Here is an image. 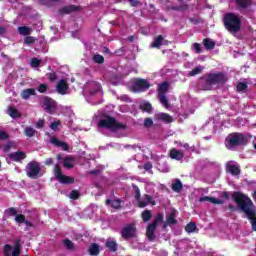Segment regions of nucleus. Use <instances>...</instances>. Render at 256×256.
<instances>
[{"instance_id":"nucleus-1","label":"nucleus","mask_w":256,"mask_h":256,"mask_svg":"<svg viewBox=\"0 0 256 256\" xmlns=\"http://www.w3.org/2000/svg\"><path fill=\"white\" fill-rule=\"evenodd\" d=\"M232 199L238 205L240 211L245 213L247 219H249L252 230L256 231V210L255 206L253 205V201L246 197L245 194L241 192H234L232 194Z\"/></svg>"},{"instance_id":"nucleus-2","label":"nucleus","mask_w":256,"mask_h":256,"mask_svg":"<svg viewBox=\"0 0 256 256\" xmlns=\"http://www.w3.org/2000/svg\"><path fill=\"white\" fill-rule=\"evenodd\" d=\"M251 137H253L251 134L232 132L226 137V147L228 149H235V147H245L249 144V139H251Z\"/></svg>"},{"instance_id":"nucleus-3","label":"nucleus","mask_w":256,"mask_h":256,"mask_svg":"<svg viewBox=\"0 0 256 256\" xmlns=\"http://www.w3.org/2000/svg\"><path fill=\"white\" fill-rule=\"evenodd\" d=\"M243 25V20L239 18V16L235 13H227L224 16V27L227 31L231 33V35H235V33H239L241 31V27Z\"/></svg>"},{"instance_id":"nucleus-4","label":"nucleus","mask_w":256,"mask_h":256,"mask_svg":"<svg viewBox=\"0 0 256 256\" xmlns=\"http://www.w3.org/2000/svg\"><path fill=\"white\" fill-rule=\"evenodd\" d=\"M228 79L227 74L223 72L207 74L202 89L203 91H211V87H213V85H225Z\"/></svg>"},{"instance_id":"nucleus-5","label":"nucleus","mask_w":256,"mask_h":256,"mask_svg":"<svg viewBox=\"0 0 256 256\" xmlns=\"http://www.w3.org/2000/svg\"><path fill=\"white\" fill-rule=\"evenodd\" d=\"M99 127H104L109 129L112 133L116 131H125L127 129V124L121 123L115 119V117L109 116L107 119L100 120Z\"/></svg>"},{"instance_id":"nucleus-6","label":"nucleus","mask_w":256,"mask_h":256,"mask_svg":"<svg viewBox=\"0 0 256 256\" xmlns=\"http://www.w3.org/2000/svg\"><path fill=\"white\" fill-rule=\"evenodd\" d=\"M159 223H163V214L161 213H158L152 223L148 224L146 228V237L148 241H155V231H157V225H159Z\"/></svg>"},{"instance_id":"nucleus-7","label":"nucleus","mask_w":256,"mask_h":256,"mask_svg":"<svg viewBox=\"0 0 256 256\" xmlns=\"http://www.w3.org/2000/svg\"><path fill=\"white\" fill-rule=\"evenodd\" d=\"M54 176L62 185H71L75 183V178L63 175V169L59 164H55L54 166Z\"/></svg>"},{"instance_id":"nucleus-8","label":"nucleus","mask_w":256,"mask_h":256,"mask_svg":"<svg viewBox=\"0 0 256 256\" xmlns=\"http://www.w3.org/2000/svg\"><path fill=\"white\" fill-rule=\"evenodd\" d=\"M25 171L29 179H39V174L41 173V163L37 161H30L27 164Z\"/></svg>"},{"instance_id":"nucleus-9","label":"nucleus","mask_w":256,"mask_h":256,"mask_svg":"<svg viewBox=\"0 0 256 256\" xmlns=\"http://www.w3.org/2000/svg\"><path fill=\"white\" fill-rule=\"evenodd\" d=\"M121 236L127 241V239H133L137 237V227L135 224H128L121 231Z\"/></svg>"},{"instance_id":"nucleus-10","label":"nucleus","mask_w":256,"mask_h":256,"mask_svg":"<svg viewBox=\"0 0 256 256\" xmlns=\"http://www.w3.org/2000/svg\"><path fill=\"white\" fill-rule=\"evenodd\" d=\"M43 107L46 113L53 115V113H55V109H57V102H55V100L49 96H44Z\"/></svg>"},{"instance_id":"nucleus-11","label":"nucleus","mask_w":256,"mask_h":256,"mask_svg":"<svg viewBox=\"0 0 256 256\" xmlns=\"http://www.w3.org/2000/svg\"><path fill=\"white\" fill-rule=\"evenodd\" d=\"M137 203L140 209H145L147 205H152V207H154V205H157V202L155 201V199H153V196L149 194H144L142 200L141 198H139V201H137Z\"/></svg>"},{"instance_id":"nucleus-12","label":"nucleus","mask_w":256,"mask_h":256,"mask_svg":"<svg viewBox=\"0 0 256 256\" xmlns=\"http://www.w3.org/2000/svg\"><path fill=\"white\" fill-rule=\"evenodd\" d=\"M151 87V84H149V81L145 79H138L137 81L134 82L132 85L133 91H145Z\"/></svg>"},{"instance_id":"nucleus-13","label":"nucleus","mask_w":256,"mask_h":256,"mask_svg":"<svg viewBox=\"0 0 256 256\" xmlns=\"http://www.w3.org/2000/svg\"><path fill=\"white\" fill-rule=\"evenodd\" d=\"M76 11H81V6H77V5L64 6L59 10V15H71V13H76Z\"/></svg>"},{"instance_id":"nucleus-14","label":"nucleus","mask_w":256,"mask_h":256,"mask_svg":"<svg viewBox=\"0 0 256 256\" xmlns=\"http://www.w3.org/2000/svg\"><path fill=\"white\" fill-rule=\"evenodd\" d=\"M56 91L59 95H67V91H69V84L65 79H61L56 85Z\"/></svg>"},{"instance_id":"nucleus-15","label":"nucleus","mask_w":256,"mask_h":256,"mask_svg":"<svg viewBox=\"0 0 256 256\" xmlns=\"http://www.w3.org/2000/svg\"><path fill=\"white\" fill-rule=\"evenodd\" d=\"M9 159L16 163H21L23 159H27V154L24 151H17L9 154Z\"/></svg>"},{"instance_id":"nucleus-16","label":"nucleus","mask_w":256,"mask_h":256,"mask_svg":"<svg viewBox=\"0 0 256 256\" xmlns=\"http://www.w3.org/2000/svg\"><path fill=\"white\" fill-rule=\"evenodd\" d=\"M50 143L54 145V147H61L62 151H69V144L57 139L55 136L50 138Z\"/></svg>"},{"instance_id":"nucleus-17","label":"nucleus","mask_w":256,"mask_h":256,"mask_svg":"<svg viewBox=\"0 0 256 256\" xmlns=\"http://www.w3.org/2000/svg\"><path fill=\"white\" fill-rule=\"evenodd\" d=\"M50 143L54 145V147H61L62 151H69V144L57 139L55 136L50 138Z\"/></svg>"},{"instance_id":"nucleus-18","label":"nucleus","mask_w":256,"mask_h":256,"mask_svg":"<svg viewBox=\"0 0 256 256\" xmlns=\"http://www.w3.org/2000/svg\"><path fill=\"white\" fill-rule=\"evenodd\" d=\"M156 119L157 121H161L162 123H166V124L173 123V121H175L173 119V116L163 112L156 114Z\"/></svg>"},{"instance_id":"nucleus-19","label":"nucleus","mask_w":256,"mask_h":256,"mask_svg":"<svg viewBox=\"0 0 256 256\" xmlns=\"http://www.w3.org/2000/svg\"><path fill=\"white\" fill-rule=\"evenodd\" d=\"M226 170L231 175H234V177H237V175H241V167L239 165L227 164Z\"/></svg>"},{"instance_id":"nucleus-20","label":"nucleus","mask_w":256,"mask_h":256,"mask_svg":"<svg viewBox=\"0 0 256 256\" xmlns=\"http://www.w3.org/2000/svg\"><path fill=\"white\" fill-rule=\"evenodd\" d=\"M169 156H170L171 159H175V161H181V159H183L185 157V154L181 150H177L175 148H172L170 150Z\"/></svg>"},{"instance_id":"nucleus-21","label":"nucleus","mask_w":256,"mask_h":256,"mask_svg":"<svg viewBox=\"0 0 256 256\" xmlns=\"http://www.w3.org/2000/svg\"><path fill=\"white\" fill-rule=\"evenodd\" d=\"M10 256H21V240H15Z\"/></svg>"},{"instance_id":"nucleus-22","label":"nucleus","mask_w":256,"mask_h":256,"mask_svg":"<svg viewBox=\"0 0 256 256\" xmlns=\"http://www.w3.org/2000/svg\"><path fill=\"white\" fill-rule=\"evenodd\" d=\"M36 95L35 88H27L21 91L20 97L21 99L27 100L30 97H33Z\"/></svg>"},{"instance_id":"nucleus-23","label":"nucleus","mask_w":256,"mask_h":256,"mask_svg":"<svg viewBox=\"0 0 256 256\" xmlns=\"http://www.w3.org/2000/svg\"><path fill=\"white\" fill-rule=\"evenodd\" d=\"M105 247L110 253H116L117 249H119V244L115 240H106Z\"/></svg>"},{"instance_id":"nucleus-24","label":"nucleus","mask_w":256,"mask_h":256,"mask_svg":"<svg viewBox=\"0 0 256 256\" xmlns=\"http://www.w3.org/2000/svg\"><path fill=\"white\" fill-rule=\"evenodd\" d=\"M63 159V167L65 169H73V167H75V158L71 157V156H67Z\"/></svg>"},{"instance_id":"nucleus-25","label":"nucleus","mask_w":256,"mask_h":256,"mask_svg":"<svg viewBox=\"0 0 256 256\" xmlns=\"http://www.w3.org/2000/svg\"><path fill=\"white\" fill-rule=\"evenodd\" d=\"M177 213L175 211H172L169 216L166 219V222H164V228L167 227V225H177Z\"/></svg>"},{"instance_id":"nucleus-26","label":"nucleus","mask_w":256,"mask_h":256,"mask_svg":"<svg viewBox=\"0 0 256 256\" xmlns=\"http://www.w3.org/2000/svg\"><path fill=\"white\" fill-rule=\"evenodd\" d=\"M164 40L165 38L163 37V35L156 36L153 43L151 44V47H153L154 49H161V45H163Z\"/></svg>"},{"instance_id":"nucleus-27","label":"nucleus","mask_w":256,"mask_h":256,"mask_svg":"<svg viewBox=\"0 0 256 256\" xmlns=\"http://www.w3.org/2000/svg\"><path fill=\"white\" fill-rule=\"evenodd\" d=\"M171 189L175 193H181V191L183 190V183L181 182V180L180 179H176L175 182L172 183Z\"/></svg>"},{"instance_id":"nucleus-28","label":"nucleus","mask_w":256,"mask_h":256,"mask_svg":"<svg viewBox=\"0 0 256 256\" xmlns=\"http://www.w3.org/2000/svg\"><path fill=\"white\" fill-rule=\"evenodd\" d=\"M8 115L12 118V119H20L21 114L19 112V110H17L15 107L10 106L8 108Z\"/></svg>"},{"instance_id":"nucleus-29","label":"nucleus","mask_w":256,"mask_h":256,"mask_svg":"<svg viewBox=\"0 0 256 256\" xmlns=\"http://www.w3.org/2000/svg\"><path fill=\"white\" fill-rule=\"evenodd\" d=\"M121 203H123V201L121 199H116V200L107 199L106 200V205H111V207H113V209H121Z\"/></svg>"},{"instance_id":"nucleus-30","label":"nucleus","mask_w":256,"mask_h":256,"mask_svg":"<svg viewBox=\"0 0 256 256\" xmlns=\"http://www.w3.org/2000/svg\"><path fill=\"white\" fill-rule=\"evenodd\" d=\"M203 45L205 47V49H207V51H211L213 49H215V41H212L211 38H206L203 40Z\"/></svg>"},{"instance_id":"nucleus-31","label":"nucleus","mask_w":256,"mask_h":256,"mask_svg":"<svg viewBox=\"0 0 256 256\" xmlns=\"http://www.w3.org/2000/svg\"><path fill=\"white\" fill-rule=\"evenodd\" d=\"M200 201H209V203H213L214 205H223V200L217 199L215 197L206 196L201 198Z\"/></svg>"},{"instance_id":"nucleus-32","label":"nucleus","mask_w":256,"mask_h":256,"mask_svg":"<svg viewBox=\"0 0 256 256\" xmlns=\"http://www.w3.org/2000/svg\"><path fill=\"white\" fill-rule=\"evenodd\" d=\"M169 91V82H163L158 86V95H165Z\"/></svg>"},{"instance_id":"nucleus-33","label":"nucleus","mask_w":256,"mask_h":256,"mask_svg":"<svg viewBox=\"0 0 256 256\" xmlns=\"http://www.w3.org/2000/svg\"><path fill=\"white\" fill-rule=\"evenodd\" d=\"M251 0H235V3L240 9H247L251 5Z\"/></svg>"},{"instance_id":"nucleus-34","label":"nucleus","mask_w":256,"mask_h":256,"mask_svg":"<svg viewBox=\"0 0 256 256\" xmlns=\"http://www.w3.org/2000/svg\"><path fill=\"white\" fill-rule=\"evenodd\" d=\"M158 99L163 107L169 109V100L167 99V96H165V94H158Z\"/></svg>"},{"instance_id":"nucleus-35","label":"nucleus","mask_w":256,"mask_h":256,"mask_svg":"<svg viewBox=\"0 0 256 256\" xmlns=\"http://www.w3.org/2000/svg\"><path fill=\"white\" fill-rule=\"evenodd\" d=\"M142 220L144 223H147L151 221V218L153 217V214L150 212V210H144L141 214Z\"/></svg>"},{"instance_id":"nucleus-36","label":"nucleus","mask_w":256,"mask_h":256,"mask_svg":"<svg viewBox=\"0 0 256 256\" xmlns=\"http://www.w3.org/2000/svg\"><path fill=\"white\" fill-rule=\"evenodd\" d=\"M18 33L20 35H24L25 37H27V35H31V28H29L27 26H20L18 28Z\"/></svg>"},{"instance_id":"nucleus-37","label":"nucleus","mask_w":256,"mask_h":256,"mask_svg":"<svg viewBox=\"0 0 256 256\" xmlns=\"http://www.w3.org/2000/svg\"><path fill=\"white\" fill-rule=\"evenodd\" d=\"M185 231L187 233H195V231H197V224H195L194 222L188 223L185 227Z\"/></svg>"},{"instance_id":"nucleus-38","label":"nucleus","mask_w":256,"mask_h":256,"mask_svg":"<svg viewBox=\"0 0 256 256\" xmlns=\"http://www.w3.org/2000/svg\"><path fill=\"white\" fill-rule=\"evenodd\" d=\"M132 191L136 201H139V199H141V190L139 189V186L132 184Z\"/></svg>"},{"instance_id":"nucleus-39","label":"nucleus","mask_w":256,"mask_h":256,"mask_svg":"<svg viewBox=\"0 0 256 256\" xmlns=\"http://www.w3.org/2000/svg\"><path fill=\"white\" fill-rule=\"evenodd\" d=\"M35 133H37V130L29 126L24 130L26 137H35Z\"/></svg>"},{"instance_id":"nucleus-40","label":"nucleus","mask_w":256,"mask_h":256,"mask_svg":"<svg viewBox=\"0 0 256 256\" xmlns=\"http://www.w3.org/2000/svg\"><path fill=\"white\" fill-rule=\"evenodd\" d=\"M140 109L145 111L146 113H151L153 106L149 102H145L144 104L140 105Z\"/></svg>"},{"instance_id":"nucleus-41","label":"nucleus","mask_w":256,"mask_h":256,"mask_svg":"<svg viewBox=\"0 0 256 256\" xmlns=\"http://www.w3.org/2000/svg\"><path fill=\"white\" fill-rule=\"evenodd\" d=\"M63 0H40V3L42 5H47V7H51L53 3H61Z\"/></svg>"},{"instance_id":"nucleus-42","label":"nucleus","mask_w":256,"mask_h":256,"mask_svg":"<svg viewBox=\"0 0 256 256\" xmlns=\"http://www.w3.org/2000/svg\"><path fill=\"white\" fill-rule=\"evenodd\" d=\"M35 41H37V39H35V37H33V36H26L24 38L25 45H33V44H35Z\"/></svg>"},{"instance_id":"nucleus-43","label":"nucleus","mask_w":256,"mask_h":256,"mask_svg":"<svg viewBox=\"0 0 256 256\" xmlns=\"http://www.w3.org/2000/svg\"><path fill=\"white\" fill-rule=\"evenodd\" d=\"M248 87H249V86L247 85V83H245V82H240V83L237 84L236 89H237L238 92H241V91H247V88H248Z\"/></svg>"},{"instance_id":"nucleus-44","label":"nucleus","mask_w":256,"mask_h":256,"mask_svg":"<svg viewBox=\"0 0 256 256\" xmlns=\"http://www.w3.org/2000/svg\"><path fill=\"white\" fill-rule=\"evenodd\" d=\"M201 71H203V68L198 66V67L194 68L192 71L189 72V76L190 77H195V75H199V73H201Z\"/></svg>"},{"instance_id":"nucleus-45","label":"nucleus","mask_w":256,"mask_h":256,"mask_svg":"<svg viewBox=\"0 0 256 256\" xmlns=\"http://www.w3.org/2000/svg\"><path fill=\"white\" fill-rule=\"evenodd\" d=\"M15 221H16V223H18L19 225H21V223H25V221H26L25 215H23V214H18V215H16Z\"/></svg>"},{"instance_id":"nucleus-46","label":"nucleus","mask_w":256,"mask_h":256,"mask_svg":"<svg viewBox=\"0 0 256 256\" xmlns=\"http://www.w3.org/2000/svg\"><path fill=\"white\" fill-rule=\"evenodd\" d=\"M80 195L81 194L77 190H72L70 192V199H73L74 201H77V199H79Z\"/></svg>"},{"instance_id":"nucleus-47","label":"nucleus","mask_w":256,"mask_h":256,"mask_svg":"<svg viewBox=\"0 0 256 256\" xmlns=\"http://www.w3.org/2000/svg\"><path fill=\"white\" fill-rule=\"evenodd\" d=\"M31 63V67L37 68L41 65V60H39L38 58H32L30 60Z\"/></svg>"},{"instance_id":"nucleus-48","label":"nucleus","mask_w":256,"mask_h":256,"mask_svg":"<svg viewBox=\"0 0 256 256\" xmlns=\"http://www.w3.org/2000/svg\"><path fill=\"white\" fill-rule=\"evenodd\" d=\"M89 253L92 256H97V243H93L89 249Z\"/></svg>"},{"instance_id":"nucleus-49","label":"nucleus","mask_w":256,"mask_h":256,"mask_svg":"<svg viewBox=\"0 0 256 256\" xmlns=\"http://www.w3.org/2000/svg\"><path fill=\"white\" fill-rule=\"evenodd\" d=\"M192 49H193L194 53H196V54L201 53V44L195 42V43L192 45Z\"/></svg>"},{"instance_id":"nucleus-50","label":"nucleus","mask_w":256,"mask_h":256,"mask_svg":"<svg viewBox=\"0 0 256 256\" xmlns=\"http://www.w3.org/2000/svg\"><path fill=\"white\" fill-rule=\"evenodd\" d=\"M144 127H146V129H149L150 127H153V119L145 118L144 119Z\"/></svg>"},{"instance_id":"nucleus-51","label":"nucleus","mask_w":256,"mask_h":256,"mask_svg":"<svg viewBox=\"0 0 256 256\" xmlns=\"http://www.w3.org/2000/svg\"><path fill=\"white\" fill-rule=\"evenodd\" d=\"M6 213L9 215V217H15V215H17V209L10 207L6 210Z\"/></svg>"},{"instance_id":"nucleus-52","label":"nucleus","mask_w":256,"mask_h":256,"mask_svg":"<svg viewBox=\"0 0 256 256\" xmlns=\"http://www.w3.org/2000/svg\"><path fill=\"white\" fill-rule=\"evenodd\" d=\"M47 89H49V86L47 84H40L38 86L39 93H47Z\"/></svg>"},{"instance_id":"nucleus-53","label":"nucleus","mask_w":256,"mask_h":256,"mask_svg":"<svg viewBox=\"0 0 256 256\" xmlns=\"http://www.w3.org/2000/svg\"><path fill=\"white\" fill-rule=\"evenodd\" d=\"M13 149V142H8L6 145L3 147L4 153H9Z\"/></svg>"},{"instance_id":"nucleus-54","label":"nucleus","mask_w":256,"mask_h":256,"mask_svg":"<svg viewBox=\"0 0 256 256\" xmlns=\"http://www.w3.org/2000/svg\"><path fill=\"white\" fill-rule=\"evenodd\" d=\"M59 125H61V120L54 121L51 123L50 129H52V131H56L57 127H59Z\"/></svg>"},{"instance_id":"nucleus-55","label":"nucleus","mask_w":256,"mask_h":256,"mask_svg":"<svg viewBox=\"0 0 256 256\" xmlns=\"http://www.w3.org/2000/svg\"><path fill=\"white\" fill-rule=\"evenodd\" d=\"M47 77H48L49 81H51L52 83L57 81V74L55 72L48 73Z\"/></svg>"},{"instance_id":"nucleus-56","label":"nucleus","mask_w":256,"mask_h":256,"mask_svg":"<svg viewBox=\"0 0 256 256\" xmlns=\"http://www.w3.org/2000/svg\"><path fill=\"white\" fill-rule=\"evenodd\" d=\"M6 139H9V134L3 130H0V141H6Z\"/></svg>"},{"instance_id":"nucleus-57","label":"nucleus","mask_w":256,"mask_h":256,"mask_svg":"<svg viewBox=\"0 0 256 256\" xmlns=\"http://www.w3.org/2000/svg\"><path fill=\"white\" fill-rule=\"evenodd\" d=\"M64 246L67 247L71 251V249H73V242L69 239H65Z\"/></svg>"},{"instance_id":"nucleus-58","label":"nucleus","mask_w":256,"mask_h":256,"mask_svg":"<svg viewBox=\"0 0 256 256\" xmlns=\"http://www.w3.org/2000/svg\"><path fill=\"white\" fill-rule=\"evenodd\" d=\"M115 55H117L118 57L125 55V48L121 47L120 49L116 50Z\"/></svg>"},{"instance_id":"nucleus-59","label":"nucleus","mask_w":256,"mask_h":256,"mask_svg":"<svg viewBox=\"0 0 256 256\" xmlns=\"http://www.w3.org/2000/svg\"><path fill=\"white\" fill-rule=\"evenodd\" d=\"M53 163H55V159H53V158H47V159L44 161V165H46L47 167L53 165Z\"/></svg>"},{"instance_id":"nucleus-60","label":"nucleus","mask_w":256,"mask_h":256,"mask_svg":"<svg viewBox=\"0 0 256 256\" xmlns=\"http://www.w3.org/2000/svg\"><path fill=\"white\" fill-rule=\"evenodd\" d=\"M97 63L98 65H102V63H105V57L101 54H97Z\"/></svg>"},{"instance_id":"nucleus-61","label":"nucleus","mask_w":256,"mask_h":256,"mask_svg":"<svg viewBox=\"0 0 256 256\" xmlns=\"http://www.w3.org/2000/svg\"><path fill=\"white\" fill-rule=\"evenodd\" d=\"M36 127L37 129H42V127H45V120H38Z\"/></svg>"},{"instance_id":"nucleus-62","label":"nucleus","mask_w":256,"mask_h":256,"mask_svg":"<svg viewBox=\"0 0 256 256\" xmlns=\"http://www.w3.org/2000/svg\"><path fill=\"white\" fill-rule=\"evenodd\" d=\"M131 7H139V0H129Z\"/></svg>"},{"instance_id":"nucleus-63","label":"nucleus","mask_w":256,"mask_h":256,"mask_svg":"<svg viewBox=\"0 0 256 256\" xmlns=\"http://www.w3.org/2000/svg\"><path fill=\"white\" fill-rule=\"evenodd\" d=\"M120 99L121 101H125L126 103H131V98L127 95H122Z\"/></svg>"},{"instance_id":"nucleus-64","label":"nucleus","mask_w":256,"mask_h":256,"mask_svg":"<svg viewBox=\"0 0 256 256\" xmlns=\"http://www.w3.org/2000/svg\"><path fill=\"white\" fill-rule=\"evenodd\" d=\"M187 9H189V5L188 4H181L179 6V11H187Z\"/></svg>"}]
</instances>
